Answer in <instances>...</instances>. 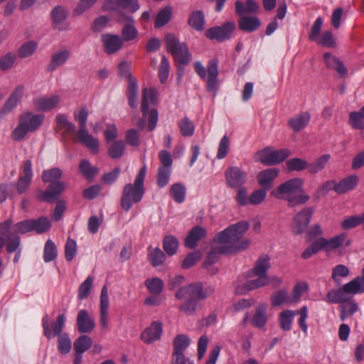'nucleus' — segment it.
Returning <instances> with one entry per match:
<instances>
[{
	"label": "nucleus",
	"mask_w": 364,
	"mask_h": 364,
	"mask_svg": "<svg viewBox=\"0 0 364 364\" xmlns=\"http://www.w3.org/2000/svg\"><path fill=\"white\" fill-rule=\"evenodd\" d=\"M249 227L247 221H240L219 232L215 236V241L220 245L211 249L203 263V267H208L215 264L218 260L220 255H228L247 249L250 245V240L245 239L240 241V240L247 231Z\"/></svg>",
	"instance_id": "obj_1"
},
{
	"label": "nucleus",
	"mask_w": 364,
	"mask_h": 364,
	"mask_svg": "<svg viewBox=\"0 0 364 364\" xmlns=\"http://www.w3.org/2000/svg\"><path fill=\"white\" fill-rule=\"evenodd\" d=\"M215 289L212 286L204 288L201 282L191 283L178 288L175 296L182 301L178 306L181 312L186 316H193L203 308L200 300H205L213 294Z\"/></svg>",
	"instance_id": "obj_2"
},
{
	"label": "nucleus",
	"mask_w": 364,
	"mask_h": 364,
	"mask_svg": "<svg viewBox=\"0 0 364 364\" xmlns=\"http://www.w3.org/2000/svg\"><path fill=\"white\" fill-rule=\"evenodd\" d=\"M304 181L300 178H294L281 183L273 189L271 196L287 202L289 208L306 204L310 196L305 193L303 188Z\"/></svg>",
	"instance_id": "obj_3"
},
{
	"label": "nucleus",
	"mask_w": 364,
	"mask_h": 364,
	"mask_svg": "<svg viewBox=\"0 0 364 364\" xmlns=\"http://www.w3.org/2000/svg\"><path fill=\"white\" fill-rule=\"evenodd\" d=\"M62 176V171L59 168L45 170L42 174L44 183H49L45 191H38L36 196L38 200L51 203L66 189V184L59 181Z\"/></svg>",
	"instance_id": "obj_4"
},
{
	"label": "nucleus",
	"mask_w": 364,
	"mask_h": 364,
	"mask_svg": "<svg viewBox=\"0 0 364 364\" xmlns=\"http://www.w3.org/2000/svg\"><path fill=\"white\" fill-rule=\"evenodd\" d=\"M146 173L145 166L141 167L137 173L134 183L126 184L122 190L121 196L122 208L128 211L133 204L139 203L144 194V181Z\"/></svg>",
	"instance_id": "obj_5"
},
{
	"label": "nucleus",
	"mask_w": 364,
	"mask_h": 364,
	"mask_svg": "<svg viewBox=\"0 0 364 364\" xmlns=\"http://www.w3.org/2000/svg\"><path fill=\"white\" fill-rule=\"evenodd\" d=\"M156 102V92L152 89L144 88L142 91V99L141 109L143 117L137 122V127L141 129L144 128L146 125V119L148 117V129L149 131H152L156 125L158 121V111L156 108L151 107L149 109L150 106L155 105Z\"/></svg>",
	"instance_id": "obj_6"
},
{
	"label": "nucleus",
	"mask_w": 364,
	"mask_h": 364,
	"mask_svg": "<svg viewBox=\"0 0 364 364\" xmlns=\"http://www.w3.org/2000/svg\"><path fill=\"white\" fill-rule=\"evenodd\" d=\"M45 115L43 114H33L26 112L19 115L18 124L11 133L13 140L19 141L22 140L28 132L37 130L43 124Z\"/></svg>",
	"instance_id": "obj_7"
},
{
	"label": "nucleus",
	"mask_w": 364,
	"mask_h": 364,
	"mask_svg": "<svg viewBox=\"0 0 364 364\" xmlns=\"http://www.w3.org/2000/svg\"><path fill=\"white\" fill-rule=\"evenodd\" d=\"M88 111L86 108H82L78 112H74V119L79 124V129L77 131V139L79 142L85 145L92 154L99 151V141L89 134L87 129V120Z\"/></svg>",
	"instance_id": "obj_8"
},
{
	"label": "nucleus",
	"mask_w": 364,
	"mask_h": 364,
	"mask_svg": "<svg viewBox=\"0 0 364 364\" xmlns=\"http://www.w3.org/2000/svg\"><path fill=\"white\" fill-rule=\"evenodd\" d=\"M164 42L167 52L173 55L176 62L182 65L191 63L192 55L188 46L184 42L181 43L175 34L167 33L164 37Z\"/></svg>",
	"instance_id": "obj_9"
},
{
	"label": "nucleus",
	"mask_w": 364,
	"mask_h": 364,
	"mask_svg": "<svg viewBox=\"0 0 364 364\" xmlns=\"http://www.w3.org/2000/svg\"><path fill=\"white\" fill-rule=\"evenodd\" d=\"M194 69L201 79L206 80L207 90L215 95L219 86L218 60L213 58L209 60L207 70L200 62L197 61L194 63Z\"/></svg>",
	"instance_id": "obj_10"
},
{
	"label": "nucleus",
	"mask_w": 364,
	"mask_h": 364,
	"mask_svg": "<svg viewBox=\"0 0 364 364\" xmlns=\"http://www.w3.org/2000/svg\"><path fill=\"white\" fill-rule=\"evenodd\" d=\"M291 155L288 149L273 150L272 147L267 146L258 151L254 155V159L265 166H274L283 162Z\"/></svg>",
	"instance_id": "obj_11"
},
{
	"label": "nucleus",
	"mask_w": 364,
	"mask_h": 364,
	"mask_svg": "<svg viewBox=\"0 0 364 364\" xmlns=\"http://www.w3.org/2000/svg\"><path fill=\"white\" fill-rule=\"evenodd\" d=\"M314 213V208L307 206L294 215L291 227L294 235H301L307 230Z\"/></svg>",
	"instance_id": "obj_12"
},
{
	"label": "nucleus",
	"mask_w": 364,
	"mask_h": 364,
	"mask_svg": "<svg viewBox=\"0 0 364 364\" xmlns=\"http://www.w3.org/2000/svg\"><path fill=\"white\" fill-rule=\"evenodd\" d=\"M225 178L228 187L237 188L245 184L247 173L240 167L230 166L225 171Z\"/></svg>",
	"instance_id": "obj_13"
},
{
	"label": "nucleus",
	"mask_w": 364,
	"mask_h": 364,
	"mask_svg": "<svg viewBox=\"0 0 364 364\" xmlns=\"http://www.w3.org/2000/svg\"><path fill=\"white\" fill-rule=\"evenodd\" d=\"M65 323V314L59 315L55 321H53L50 325L49 324V317L47 314L43 316L42 318V327L43 329V334L48 338H51L55 336H60L64 328Z\"/></svg>",
	"instance_id": "obj_14"
},
{
	"label": "nucleus",
	"mask_w": 364,
	"mask_h": 364,
	"mask_svg": "<svg viewBox=\"0 0 364 364\" xmlns=\"http://www.w3.org/2000/svg\"><path fill=\"white\" fill-rule=\"evenodd\" d=\"M55 132L60 134L62 140H67L70 136L77 137V131L73 123L70 122L63 114H58L55 117Z\"/></svg>",
	"instance_id": "obj_15"
},
{
	"label": "nucleus",
	"mask_w": 364,
	"mask_h": 364,
	"mask_svg": "<svg viewBox=\"0 0 364 364\" xmlns=\"http://www.w3.org/2000/svg\"><path fill=\"white\" fill-rule=\"evenodd\" d=\"M235 28V25L232 22H227L221 26H215L208 28L206 31V36L209 39H215L218 41H224L230 38V36Z\"/></svg>",
	"instance_id": "obj_16"
},
{
	"label": "nucleus",
	"mask_w": 364,
	"mask_h": 364,
	"mask_svg": "<svg viewBox=\"0 0 364 364\" xmlns=\"http://www.w3.org/2000/svg\"><path fill=\"white\" fill-rule=\"evenodd\" d=\"M60 102V97L58 95L41 96L33 100V105L36 110L43 112L54 109Z\"/></svg>",
	"instance_id": "obj_17"
},
{
	"label": "nucleus",
	"mask_w": 364,
	"mask_h": 364,
	"mask_svg": "<svg viewBox=\"0 0 364 364\" xmlns=\"http://www.w3.org/2000/svg\"><path fill=\"white\" fill-rule=\"evenodd\" d=\"M173 159L171 154L166 150L161 151V187L168 184L171 173Z\"/></svg>",
	"instance_id": "obj_18"
},
{
	"label": "nucleus",
	"mask_w": 364,
	"mask_h": 364,
	"mask_svg": "<svg viewBox=\"0 0 364 364\" xmlns=\"http://www.w3.org/2000/svg\"><path fill=\"white\" fill-rule=\"evenodd\" d=\"M76 322L77 331L80 333H90L95 327L94 318L90 316L88 311L85 309H81L78 311Z\"/></svg>",
	"instance_id": "obj_19"
},
{
	"label": "nucleus",
	"mask_w": 364,
	"mask_h": 364,
	"mask_svg": "<svg viewBox=\"0 0 364 364\" xmlns=\"http://www.w3.org/2000/svg\"><path fill=\"white\" fill-rule=\"evenodd\" d=\"M279 169L278 168H269L260 171L257 176V181L261 187L269 190L273 186V181L278 176Z\"/></svg>",
	"instance_id": "obj_20"
},
{
	"label": "nucleus",
	"mask_w": 364,
	"mask_h": 364,
	"mask_svg": "<svg viewBox=\"0 0 364 364\" xmlns=\"http://www.w3.org/2000/svg\"><path fill=\"white\" fill-rule=\"evenodd\" d=\"M119 21L128 22L122 29V39L123 40V43L136 38L138 35V31L133 25L134 23V18L124 13H120Z\"/></svg>",
	"instance_id": "obj_21"
},
{
	"label": "nucleus",
	"mask_w": 364,
	"mask_h": 364,
	"mask_svg": "<svg viewBox=\"0 0 364 364\" xmlns=\"http://www.w3.org/2000/svg\"><path fill=\"white\" fill-rule=\"evenodd\" d=\"M119 7L134 13L139 9V5L136 0H106L103 5L105 10H117Z\"/></svg>",
	"instance_id": "obj_22"
},
{
	"label": "nucleus",
	"mask_w": 364,
	"mask_h": 364,
	"mask_svg": "<svg viewBox=\"0 0 364 364\" xmlns=\"http://www.w3.org/2000/svg\"><path fill=\"white\" fill-rule=\"evenodd\" d=\"M105 47V51L107 54H113L120 50L123 46V40L117 35L103 34L101 37Z\"/></svg>",
	"instance_id": "obj_23"
},
{
	"label": "nucleus",
	"mask_w": 364,
	"mask_h": 364,
	"mask_svg": "<svg viewBox=\"0 0 364 364\" xmlns=\"http://www.w3.org/2000/svg\"><path fill=\"white\" fill-rule=\"evenodd\" d=\"M310 119V113L309 112H302L290 118L287 122V125L294 132H300L307 127Z\"/></svg>",
	"instance_id": "obj_24"
},
{
	"label": "nucleus",
	"mask_w": 364,
	"mask_h": 364,
	"mask_svg": "<svg viewBox=\"0 0 364 364\" xmlns=\"http://www.w3.org/2000/svg\"><path fill=\"white\" fill-rule=\"evenodd\" d=\"M206 233L205 228L199 225L193 227L185 239V246L190 249H194L198 245V241L205 237Z\"/></svg>",
	"instance_id": "obj_25"
},
{
	"label": "nucleus",
	"mask_w": 364,
	"mask_h": 364,
	"mask_svg": "<svg viewBox=\"0 0 364 364\" xmlns=\"http://www.w3.org/2000/svg\"><path fill=\"white\" fill-rule=\"evenodd\" d=\"M359 178L356 175H351L343 178L339 182L336 181L334 191L338 194H343L354 189L358 184Z\"/></svg>",
	"instance_id": "obj_26"
},
{
	"label": "nucleus",
	"mask_w": 364,
	"mask_h": 364,
	"mask_svg": "<svg viewBox=\"0 0 364 364\" xmlns=\"http://www.w3.org/2000/svg\"><path fill=\"white\" fill-rule=\"evenodd\" d=\"M323 60L326 66L331 70H336L340 75L345 76L347 74V69L344 64L335 55L330 53L323 54Z\"/></svg>",
	"instance_id": "obj_27"
},
{
	"label": "nucleus",
	"mask_w": 364,
	"mask_h": 364,
	"mask_svg": "<svg viewBox=\"0 0 364 364\" xmlns=\"http://www.w3.org/2000/svg\"><path fill=\"white\" fill-rule=\"evenodd\" d=\"M71 53L69 50L64 49L54 53L51 56V60L47 66V71L53 72L58 67L63 65L70 58Z\"/></svg>",
	"instance_id": "obj_28"
},
{
	"label": "nucleus",
	"mask_w": 364,
	"mask_h": 364,
	"mask_svg": "<svg viewBox=\"0 0 364 364\" xmlns=\"http://www.w3.org/2000/svg\"><path fill=\"white\" fill-rule=\"evenodd\" d=\"M24 91V87L23 85H18L16 87V89L11 92L10 97L5 102L4 107L2 109V113L6 114L10 112L13 109H14L20 100L21 99Z\"/></svg>",
	"instance_id": "obj_29"
},
{
	"label": "nucleus",
	"mask_w": 364,
	"mask_h": 364,
	"mask_svg": "<svg viewBox=\"0 0 364 364\" xmlns=\"http://www.w3.org/2000/svg\"><path fill=\"white\" fill-rule=\"evenodd\" d=\"M267 304L264 303L257 305L251 320V323L253 326L258 328H262L266 325L267 321Z\"/></svg>",
	"instance_id": "obj_30"
},
{
	"label": "nucleus",
	"mask_w": 364,
	"mask_h": 364,
	"mask_svg": "<svg viewBox=\"0 0 364 364\" xmlns=\"http://www.w3.org/2000/svg\"><path fill=\"white\" fill-rule=\"evenodd\" d=\"M239 28L243 31L252 33L261 26V21L256 16H242L238 21Z\"/></svg>",
	"instance_id": "obj_31"
},
{
	"label": "nucleus",
	"mask_w": 364,
	"mask_h": 364,
	"mask_svg": "<svg viewBox=\"0 0 364 364\" xmlns=\"http://www.w3.org/2000/svg\"><path fill=\"white\" fill-rule=\"evenodd\" d=\"M141 339L146 343H151L159 338V322L153 321L141 334Z\"/></svg>",
	"instance_id": "obj_32"
},
{
	"label": "nucleus",
	"mask_w": 364,
	"mask_h": 364,
	"mask_svg": "<svg viewBox=\"0 0 364 364\" xmlns=\"http://www.w3.org/2000/svg\"><path fill=\"white\" fill-rule=\"evenodd\" d=\"M270 258L267 255H261L255 262L252 269L253 275L267 276V271L270 269Z\"/></svg>",
	"instance_id": "obj_33"
},
{
	"label": "nucleus",
	"mask_w": 364,
	"mask_h": 364,
	"mask_svg": "<svg viewBox=\"0 0 364 364\" xmlns=\"http://www.w3.org/2000/svg\"><path fill=\"white\" fill-rule=\"evenodd\" d=\"M191 343L190 338L185 334L177 335L173 341V355H184V351Z\"/></svg>",
	"instance_id": "obj_34"
},
{
	"label": "nucleus",
	"mask_w": 364,
	"mask_h": 364,
	"mask_svg": "<svg viewBox=\"0 0 364 364\" xmlns=\"http://www.w3.org/2000/svg\"><path fill=\"white\" fill-rule=\"evenodd\" d=\"M257 278L247 281L243 285V293L252 291L270 284L268 276L255 275Z\"/></svg>",
	"instance_id": "obj_35"
},
{
	"label": "nucleus",
	"mask_w": 364,
	"mask_h": 364,
	"mask_svg": "<svg viewBox=\"0 0 364 364\" xmlns=\"http://www.w3.org/2000/svg\"><path fill=\"white\" fill-rule=\"evenodd\" d=\"M188 24L193 29L201 31L204 29L205 16L201 11H193L188 18Z\"/></svg>",
	"instance_id": "obj_36"
},
{
	"label": "nucleus",
	"mask_w": 364,
	"mask_h": 364,
	"mask_svg": "<svg viewBox=\"0 0 364 364\" xmlns=\"http://www.w3.org/2000/svg\"><path fill=\"white\" fill-rule=\"evenodd\" d=\"M349 299L343 288L342 289H331L326 294V301L331 304L346 302Z\"/></svg>",
	"instance_id": "obj_37"
},
{
	"label": "nucleus",
	"mask_w": 364,
	"mask_h": 364,
	"mask_svg": "<svg viewBox=\"0 0 364 364\" xmlns=\"http://www.w3.org/2000/svg\"><path fill=\"white\" fill-rule=\"evenodd\" d=\"M330 158V154H326L316 159L314 162L309 164V173L311 174H316L321 171L325 168Z\"/></svg>",
	"instance_id": "obj_38"
},
{
	"label": "nucleus",
	"mask_w": 364,
	"mask_h": 364,
	"mask_svg": "<svg viewBox=\"0 0 364 364\" xmlns=\"http://www.w3.org/2000/svg\"><path fill=\"white\" fill-rule=\"evenodd\" d=\"M345 238V234L336 235L331 240H326L324 237H319L323 249H326V250H331L341 247L343 245Z\"/></svg>",
	"instance_id": "obj_39"
},
{
	"label": "nucleus",
	"mask_w": 364,
	"mask_h": 364,
	"mask_svg": "<svg viewBox=\"0 0 364 364\" xmlns=\"http://www.w3.org/2000/svg\"><path fill=\"white\" fill-rule=\"evenodd\" d=\"M137 81L135 78H130V80L128 82L127 98L129 101V105L132 108L137 107Z\"/></svg>",
	"instance_id": "obj_40"
},
{
	"label": "nucleus",
	"mask_w": 364,
	"mask_h": 364,
	"mask_svg": "<svg viewBox=\"0 0 364 364\" xmlns=\"http://www.w3.org/2000/svg\"><path fill=\"white\" fill-rule=\"evenodd\" d=\"M286 167L289 171H302L308 170L309 163L306 160L301 158H292L286 161Z\"/></svg>",
	"instance_id": "obj_41"
},
{
	"label": "nucleus",
	"mask_w": 364,
	"mask_h": 364,
	"mask_svg": "<svg viewBox=\"0 0 364 364\" xmlns=\"http://www.w3.org/2000/svg\"><path fill=\"white\" fill-rule=\"evenodd\" d=\"M92 345V338L86 335L78 337L74 342L73 346L75 353H83L91 348Z\"/></svg>",
	"instance_id": "obj_42"
},
{
	"label": "nucleus",
	"mask_w": 364,
	"mask_h": 364,
	"mask_svg": "<svg viewBox=\"0 0 364 364\" xmlns=\"http://www.w3.org/2000/svg\"><path fill=\"white\" fill-rule=\"evenodd\" d=\"M296 312L291 310H284L280 313L279 324L282 330L288 331L291 328L293 318Z\"/></svg>",
	"instance_id": "obj_43"
},
{
	"label": "nucleus",
	"mask_w": 364,
	"mask_h": 364,
	"mask_svg": "<svg viewBox=\"0 0 364 364\" xmlns=\"http://www.w3.org/2000/svg\"><path fill=\"white\" fill-rule=\"evenodd\" d=\"M163 247L167 255L172 256L176 254L178 247V241L173 235L166 236L163 240Z\"/></svg>",
	"instance_id": "obj_44"
},
{
	"label": "nucleus",
	"mask_w": 364,
	"mask_h": 364,
	"mask_svg": "<svg viewBox=\"0 0 364 364\" xmlns=\"http://www.w3.org/2000/svg\"><path fill=\"white\" fill-rule=\"evenodd\" d=\"M5 239V245L6 251L12 253L18 250L21 245V238L16 234L9 233Z\"/></svg>",
	"instance_id": "obj_45"
},
{
	"label": "nucleus",
	"mask_w": 364,
	"mask_h": 364,
	"mask_svg": "<svg viewBox=\"0 0 364 364\" xmlns=\"http://www.w3.org/2000/svg\"><path fill=\"white\" fill-rule=\"evenodd\" d=\"M125 143L122 140H115L108 149V154L112 159L120 158L124 151Z\"/></svg>",
	"instance_id": "obj_46"
},
{
	"label": "nucleus",
	"mask_w": 364,
	"mask_h": 364,
	"mask_svg": "<svg viewBox=\"0 0 364 364\" xmlns=\"http://www.w3.org/2000/svg\"><path fill=\"white\" fill-rule=\"evenodd\" d=\"M93 277L88 276L86 279L80 285L77 292V298L83 300L88 297L93 284Z\"/></svg>",
	"instance_id": "obj_47"
},
{
	"label": "nucleus",
	"mask_w": 364,
	"mask_h": 364,
	"mask_svg": "<svg viewBox=\"0 0 364 364\" xmlns=\"http://www.w3.org/2000/svg\"><path fill=\"white\" fill-rule=\"evenodd\" d=\"M349 124L355 129H364V114L360 110L350 112Z\"/></svg>",
	"instance_id": "obj_48"
},
{
	"label": "nucleus",
	"mask_w": 364,
	"mask_h": 364,
	"mask_svg": "<svg viewBox=\"0 0 364 364\" xmlns=\"http://www.w3.org/2000/svg\"><path fill=\"white\" fill-rule=\"evenodd\" d=\"M58 252L55 243L48 240L46 241L43 251V259L45 262H49L57 257Z\"/></svg>",
	"instance_id": "obj_49"
},
{
	"label": "nucleus",
	"mask_w": 364,
	"mask_h": 364,
	"mask_svg": "<svg viewBox=\"0 0 364 364\" xmlns=\"http://www.w3.org/2000/svg\"><path fill=\"white\" fill-rule=\"evenodd\" d=\"M170 195L176 202H183L186 195L185 186L181 183L173 184L170 189Z\"/></svg>",
	"instance_id": "obj_50"
},
{
	"label": "nucleus",
	"mask_w": 364,
	"mask_h": 364,
	"mask_svg": "<svg viewBox=\"0 0 364 364\" xmlns=\"http://www.w3.org/2000/svg\"><path fill=\"white\" fill-rule=\"evenodd\" d=\"M32 220V231H36L37 233H43L46 232L50 228V222L46 217H41L37 220Z\"/></svg>",
	"instance_id": "obj_51"
},
{
	"label": "nucleus",
	"mask_w": 364,
	"mask_h": 364,
	"mask_svg": "<svg viewBox=\"0 0 364 364\" xmlns=\"http://www.w3.org/2000/svg\"><path fill=\"white\" fill-rule=\"evenodd\" d=\"M79 169L80 173L87 179L92 178L98 171L96 167L92 166L90 161L85 159L80 161Z\"/></svg>",
	"instance_id": "obj_52"
},
{
	"label": "nucleus",
	"mask_w": 364,
	"mask_h": 364,
	"mask_svg": "<svg viewBox=\"0 0 364 364\" xmlns=\"http://www.w3.org/2000/svg\"><path fill=\"white\" fill-rule=\"evenodd\" d=\"M178 127L181 134L183 136H191L193 134L195 125L188 117L183 118L178 122Z\"/></svg>",
	"instance_id": "obj_53"
},
{
	"label": "nucleus",
	"mask_w": 364,
	"mask_h": 364,
	"mask_svg": "<svg viewBox=\"0 0 364 364\" xmlns=\"http://www.w3.org/2000/svg\"><path fill=\"white\" fill-rule=\"evenodd\" d=\"M36 48L37 44L34 41H27L18 48V55L21 58H27L33 55Z\"/></svg>",
	"instance_id": "obj_54"
},
{
	"label": "nucleus",
	"mask_w": 364,
	"mask_h": 364,
	"mask_svg": "<svg viewBox=\"0 0 364 364\" xmlns=\"http://www.w3.org/2000/svg\"><path fill=\"white\" fill-rule=\"evenodd\" d=\"M17 59L15 53L9 52L0 58V70L2 71L7 70L12 68Z\"/></svg>",
	"instance_id": "obj_55"
},
{
	"label": "nucleus",
	"mask_w": 364,
	"mask_h": 364,
	"mask_svg": "<svg viewBox=\"0 0 364 364\" xmlns=\"http://www.w3.org/2000/svg\"><path fill=\"white\" fill-rule=\"evenodd\" d=\"M72 348V342L67 333L58 336V350L62 354H68Z\"/></svg>",
	"instance_id": "obj_56"
},
{
	"label": "nucleus",
	"mask_w": 364,
	"mask_h": 364,
	"mask_svg": "<svg viewBox=\"0 0 364 364\" xmlns=\"http://www.w3.org/2000/svg\"><path fill=\"white\" fill-rule=\"evenodd\" d=\"M77 252L76 242L68 238L65 245V258L68 262H71L75 257Z\"/></svg>",
	"instance_id": "obj_57"
},
{
	"label": "nucleus",
	"mask_w": 364,
	"mask_h": 364,
	"mask_svg": "<svg viewBox=\"0 0 364 364\" xmlns=\"http://www.w3.org/2000/svg\"><path fill=\"white\" fill-rule=\"evenodd\" d=\"M321 250H323V247L318 238L304 250L301 257L305 259H309Z\"/></svg>",
	"instance_id": "obj_58"
},
{
	"label": "nucleus",
	"mask_w": 364,
	"mask_h": 364,
	"mask_svg": "<svg viewBox=\"0 0 364 364\" xmlns=\"http://www.w3.org/2000/svg\"><path fill=\"white\" fill-rule=\"evenodd\" d=\"M341 320L345 321L358 310V305L353 301L348 302L341 306Z\"/></svg>",
	"instance_id": "obj_59"
},
{
	"label": "nucleus",
	"mask_w": 364,
	"mask_h": 364,
	"mask_svg": "<svg viewBox=\"0 0 364 364\" xmlns=\"http://www.w3.org/2000/svg\"><path fill=\"white\" fill-rule=\"evenodd\" d=\"M235 200L237 203L241 206H245L250 204V196H248V191L246 187L242 186L237 188Z\"/></svg>",
	"instance_id": "obj_60"
},
{
	"label": "nucleus",
	"mask_w": 364,
	"mask_h": 364,
	"mask_svg": "<svg viewBox=\"0 0 364 364\" xmlns=\"http://www.w3.org/2000/svg\"><path fill=\"white\" fill-rule=\"evenodd\" d=\"M349 269L343 264H338L335 266L332 271L333 280L339 284V277H346L349 275Z\"/></svg>",
	"instance_id": "obj_61"
},
{
	"label": "nucleus",
	"mask_w": 364,
	"mask_h": 364,
	"mask_svg": "<svg viewBox=\"0 0 364 364\" xmlns=\"http://www.w3.org/2000/svg\"><path fill=\"white\" fill-rule=\"evenodd\" d=\"M267 189L262 187L253 191L250 196V204L259 205L262 203L267 196Z\"/></svg>",
	"instance_id": "obj_62"
},
{
	"label": "nucleus",
	"mask_w": 364,
	"mask_h": 364,
	"mask_svg": "<svg viewBox=\"0 0 364 364\" xmlns=\"http://www.w3.org/2000/svg\"><path fill=\"white\" fill-rule=\"evenodd\" d=\"M32 223H33L31 219L21 221L14 225L13 230L16 235L25 234L26 232L32 231Z\"/></svg>",
	"instance_id": "obj_63"
},
{
	"label": "nucleus",
	"mask_w": 364,
	"mask_h": 364,
	"mask_svg": "<svg viewBox=\"0 0 364 364\" xmlns=\"http://www.w3.org/2000/svg\"><path fill=\"white\" fill-rule=\"evenodd\" d=\"M201 254L199 251H195L189 253L182 262V267L183 269H188L200 259Z\"/></svg>",
	"instance_id": "obj_64"
}]
</instances>
